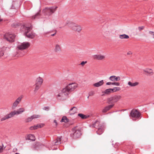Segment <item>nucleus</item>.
<instances>
[{
  "label": "nucleus",
  "mask_w": 154,
  "mask_h": 154,
  "mask_svg": "<svg viewBox=\"0 0 154 154\" xmlns=\"http://www.w3.org/2000/svg\"><path fill=\"white\" fill-rule=\"evenodd\" d=\"M30 130H34L33 126L31 127L30 128Z\"/></svg>",
  "instance_id": "nucleus-49"
},
{
  "label": "nucleus",
  "mask_w": 154,
  "mask_h": 154,
  "mask_svg": "<svg viewBox=\"0 0 154 154\" xmlns=\"http://www.w3.org/2000/svg\"><path fill=\"white\" fill-rule=\"evenodd\" d=\"M43 82L42 79L41 77H39L36 80L35 85H41Z\"/></svg>",
  "instance_id": "nucleus-21"
},
{
  "label": "nucleus",
  "mask_w": 154,
  "mask_h": 154,
  "mask_svg": "<svg viewBox=\"0 0 154 154\" xmlns=\"http://www.w3.org/2000/svg\"><path fill=\"white\" fill-rule=\"evenodd\" d=\"M121 98L119 95H115L107 99V103L109 104H113L114 103L118 101Z\"/></svg>",
  "instance_id": "nucleus-8"
},
{
  "label": "nucleus",
  "mask_w": 154,
  "mask_h": 154,
  "mask_svg": "<svg viewBox=\"0 0 154 154\" xmlns=\"http://www.w3.org/2000/svg\"><path fill=\"white\" fill-rule=\"evenodd\" d=\"M143 71L146 73V74L147 75H151L153 73L152 70L151 69L147 68L143 69Z\"/></svg>",
  "instance_id": "nucleus-17"
},
{
  "label": "nucleus",
  "mask_w": 154,
  "mask_h": 154,
  "mask_svg": "<svg viewBox=\"0 0 154 154\" xmlns=\"http://www.w3.org/2000/svg\"><path fill=\"white\" fill-rule=\"evenodd\" d=\"M23 97V95H20L16 100V101H17L18 103H19L21 101Z\"/></svg>",
  "instance_id": "nucleus-30"
},
{
  "label": "nucleus",
  "mask_w": 154,
  "mask_h": 154,
  "mask_svg": "<svg viewBox=\"0 0 154 154\" xmlns=\"http://www.w3.org/2000/svg\"><path fill=\"white\" fill-rule=\"evenodd\" d=\"M54 122L56 124V125H57V122L56 120H54Z\"/></svg>",
  "instance_id": "nucleus-50"
},
{
  "label": "nucleus",
  "mask_w": 154,
  "mask_h": 154,
  "mask_svg": "<svg viewBox=\"0 0 154 154\" xmlns=\"http://www.w3.org/2000/svg\"><path fill=\"white\" fill-rule=\"evenodd\" d=\"M144 28V26H140L138 27V29L140 31L143 29Z\"/></svg>",
  "instance_id": "nucleus-40"
},
{
  "label": "nucleus",
  "mask_w": 154,
  "mask_h": 154,
  "mask_svg": "<svg viewBox=\"0 0 154 154\" xmlns=\"http://www.w3.org/2000/svg\"><path fill=\"white\" fill-rule=\"evenodd\" d=\"M9 119L7 115L5 116L4 117L2 118L1 119V121H4L6 119Z\"/></svg>",
  "instance_id": "nucleus-35"
},
{
  "label": "nucleus",
  "mask_w": 154,
  "mask_h": 154,
  "mask_svg": "<svg viewBox=\"0 0 154 154\" xmlns=\"http://www.w3.org/2000/svg\"><path fill=\"white\" fill-rule=\"evenodd\" d=\"M93 57L95 59L101 60L104 59L105 57V56L100 54L94 55H93Z\"/></svg>",
  "instance_id": "nucleus-14"
},
{
  "label": "nucleus",
  "mask_w": 154,
  "mask_h": 154,
  "mask_svg": "<svg viewBox=\"0 0 154 154\" xmlns=\"http://www.w3.org/2000/svg\"><path fill=\"white\" fill-rule=\"evenodd\" d=\"M103 80H101L98 82L94 84L93 85L95 87H98L103 85Z\"/></svg>",
  "instance_id": "nucleus-18"
},
{
  "label": "nucleus",
  "mask_w": 154,
  "mask_h": 154,
  "mask_svg": "<svg viewBox=\"0 0 154 154\" xmlns=\"http://www.w3.org/2000/svg\"><path fill=\"white\" fill-rule=\"evenodd\" d=\"M60 28H62V27H60Z\"/></svg>",
  "instance_id": "nucleus-54"
},
{
  "label": "nucleus",
  "mask_w": 154,
  "mask_h": 154,
  "mask_svg": "<svg viewBox=\"0 0 154 154\" xmlns=\"http://www.w3.org/2000/svg\"><path fill=\"white\" fill-rule=\"evenodd\" d=\"M113 90L112 88H108L106 89L105 91H103L102 93H104L102 95V96H104V94H109L110 93H112L111 91H112Z\"/></svg>",
  "instance_id": "nucleus-22"
},
{
  "label": "nucleus",
  "mask_w": 154,
  "mask_h": 154,
  "mask_svg": "<svg viewBox=\"0 0 154 154\" xmlns=\"http://www.w3.org/2000/svg\"><path fill=\"white\" fill-rule=\"evenodd\" d=\"M30 45L29 42H23L19 44L17 48L21 50H23L28 48Z\"/></svg>",
  "instance_id": "nucleus-9"
},
{
  "label": "nucleus",
  "mask_w": 154,
  "mask_h": 154,
  "mask_svg": "<svg viewBox=\"0 0 154 154\" xmlns=\"http://www.w3.org/2000/svg\"><path fill=\"white\" fill-rule=\"evenodd\" d=\"M56 34V32H55L53 34H52L51 35V36H54L55 34Z\"/></svg>",
  "instance_id": "nucleus-51"
},
{
  "label": "nucleus",
  "mask_w": 154,
  "mask_h": 154,
  "mask_svg": "<svg viewBox=\"0 0 154 154\" xmlns=\"http://www.w3.org/2000/svg\"><path fill=\"white\" fill-rule=\"evenodd\" d=\"M7 115L9 119L11 118L12 117L11 116V114L10 112Z\"/></svg>",
  "instance_id": "nucleus-42"
},
{
  "label": "nucleus",
  "mask_w": 154,
  "mask_h": 154,
  "mask_svg": "<svg viewBox=\"0 0 154 154\" xmlns=\"http://www.w3.org/2000/svg\"><path fill=\"white\" fill-rule=\"evenodd\" d=\"M128 84L130 86L133 87L137 86L139 84V83L137 82L134 83H132L130 81H129L128 82Z\"/></svg>",
  "instance_id": "nucleus-24"
},
{
  "label": "nucleus",
  "mask_w": 154,
  "mask_h": 154,
  "mask_svg": "<svg viewBox=\"0 0 154 154\" xmlns=\"http://www.w3.org/2000/svg\"><path fill=\"white\" fill-rule=\"evenodd\" d=\"M88 98H89V96H88Z\"/></svg>",
  "instance_id": "nucleus-56"
},
{
  "label": "nucleus",
  "mask_w": 154,
  "mask_h": 154,
  "mask_svg": "<svg viewBox=\"0 0 154 154\" xmlns=\"http://www.w3.org/2000/svg\"><path fill=\"white\" fill-rule=\"evenodd\" d=\"M55 51L56 52L59 51H60V48L58 45H56L55 47Z\"/></svg>",
  "instance_id": "nucleus-31"
},
{
  "label": "nucleus",
  "mask_w": 154,
  "mask_h": 154,
  "mask_svg": "<svg viewBox=\"0 0 154 154\" xmlns=\"http://www.w3.org/2000/svg\"><path fill=\"white\" fill-rule=\"evenodd\" d=\"M7 115L9 119L11 118L12 117L11 116V114L10 112Z\"/></svg>",
  "instance_id": "nucleus-41"
},
{
  "label": "nucleus",
  "mask_w": 154,
  "mask_h": 154,
  "mask_svg": "<svg viewBox=\"0 0 154 154\" xmlns=\"http://www.w3.org/2000/svg\"><path fill=\"white\" fill-rule=\"evenodd\" d=\"M57 7H46L42 11L43 13L45 15H50L55 11Z\"/></svg>",
  "instance_id": "nucleus-3"
},
{
  "label": "nucleus",
  "mask_w": 154,
  "mask_h": 154,
  "mask_svg": "<svg viewBox=\"0 0 154 154\" xmlns=\"http://www.w3.org/2000/svg\"><path fill=\"white\" fill-rule=\"evenodd\" d=\"M40 10L38 12L35 14L32 17V20L37 19L41 17V14L40 13Z\"/></svg>",
  "instance_id": "nucleus-19"
},
{
  "label": "nucleus",
  "mask_w": 154,
  "mask_h": 154,
  "mask_svg": "<svg viewBox=\"0 0 154 154\" xmlns=\"http://www.w3.org/2000/svg\"><path fill=\"white\" fill-rule=\"evenodd\" d=\"M149 34H152L153 35H154V32H152V31H149Z\"/></svg>",
  "instance_id": "nucleus-45"
},
{
  "label": "nucleus",
  "mask_w": 154,
  "mask_h": 154,
  "mask_svg": "<svg viewBox=\"0 0 154 154\" xmlns=\"http://www.w3.org/2000/svg\"><path fill=\"white\" fill-rule=\"evenodd\" d=\"M40 116L38 115H33L30 117H29L26 119L25 122H31L33 119L38 118L40 117Z\"/></svg>",
  "instance_id": "nucleus-11"
},
{
  "label": "nucleus",
  "mask_w": 154,
  "mask_h": 154,
  "mask_svg": "<svg viewBox=\"0 0 154 154\" xmlns=\"http://www.w3.org/2000/svg\"><path fill=\"white\" fill-rule=\"evenodd\" d=\"M132 54V52L131 51H129L127 53L128 55H130Z\"/></svg>",
  "instance_id": "nucleus-48"
},
{
  "label": "nucleus",
  "mask_w": 154,
  "mask_h": 154,
  "mask_svg": "<svg viewBox=\"0 0 154 154\" xmlns=\"http://www.w3.org/2000/svg\"><path fill=\"white\" fill-rule=\"evenodd\" d=\"M35 85V91H36L40 88V87L41 86L40 85Z\"/></svg>",
  "instance_id": "nucleus-34"
},
{
  "label": "nucleus",
  "mask_w": 154,
  "mask_h": 154,
  "mask_svg": "<svg viewBox=\"0 0 154 154\" xmlns=\"http://www.w3.org/2000/svg\"><path fill=\"white\" fill-rule=\"evenodd\" d=\"M15 36L16 35L14 34L8 32L4 35V38L9 42H12L14 41Z\"/></svg>",
  "instance_id": "nucleus-7"
},
{
  "label": "nucleus",
  "mask_w": 154,
  "mask_h": 154,
  "mask_svg": "<svg viewBox=\"0 0 154 154\" xmlns=\"http://www.w3.org/2000/svg\"><path fill=\"white\" fill-rule=\"evenodd\" d=\"M153 36H154L153 38H154V33Z\"/></svg>",
  "instance_id": "nucleus-55"
},
{
  "label": "nucleus",
  "mask_w": 154,
  "mask_h": 154,
  "mask_svg": "<svg viewBox=\"0 0 154 154\" xmlns=\"http://www.w3.org/2000/svg\"><path fill=\"white\" fill-rule=\"evenodd\" d=\"M119 37L121 39H127L129 38L128 35L125 34L120 35Z\"/></svg>",
  "instance_id": "nucleus-26"
},
{
  "label": "nucleus",
  "mask_w": 154,
  "mask_h": 154,
  "mask_svg": "<svg viewBox=\"0 0 154 154\" xmlns=\"http://www.w3.org/2000/svg\"><path fill=\"white\" fill-rule=\"evenodd\" d=\"M112 89L113 90L112 91H111L112 92H116L120 90V88L119 87H114Z\"/></svg>",
  "instance_id": "nucleus-29"
},
{
  "label": "nucleus",
  "mask_w": 154,
  "mask_h": 154,
  "mask_svg": "<svg viewBox=\"0 0 154 154\" xmlns=\"http://www.w3.org/2000/svg\"><path fill=\"white\" fill-rule=\"evenodd\" d=\"M15 154H20L18 153H16Z\"/></svg>",
  "instance_id": "nucleus-53"
},
{
  "label": "nucleus",
  "mask_w": 154,
  "mask_h": 154,
  "mask_svg": "<svg viewBox=\"0 0 154 154\" xmlns=\"http://www.w3.org/2000/svg\"><path fill=\"white\" fill-rule=\"evenodd\" d=\"M61 143V137H57L56 140V141L54 142V145H58Z\"/></svg>",
  "instance_id": "nucleus-23"
},
{
  "label": "nucleus",
  "mask_w": 154,
  "mask_h": 154,
  "mask_svg": "<svg viewBox=\"0 0 154 154\" xmlns=\"http://www.w3.org/2000/svg\"><path fill=\"white\" fill-rule=\"evenodd\" d=\"M87 63V61H82V62L80 64L82 65H84L86 63Z\"/></svg>",
  "instance_id": "nucleus-44"
},
{
  "label": "nucleus",
  "mask_w": 154,
  "mask_h": 154,
  "mask_svg": "<svg viewBox=\"0 0 154 154\" xmlns=\"http://www.w3.org/2000/svg\"><path fill=\"white\" fill-rule=\"evenodd\" d=\"M77 111V108L76 107L74 106L69 110V113L70 115H72L76 113Z\"/></svg>",
  "instance_id": "nucleus-15"
},
{
  "label": "nucleus",
  "mask_w": 154,
  "mask_h": 154,
  "mask_svg": "<svg viewBox=\"0 0 154 154\" xmlns=\"http://www.w3.org/2000/svg\"><path fill=\"white\" fill-rule=\"evenodd\" d=\"M10 113L11 114V116L12 117L14 116L15 115L17 114L16 110L11 112H10Z\"/></svg>",
  "instance_id": "nucleus-33"
},
{
  "label": "nucleus",
  "mask_w": 154,
  "mask_h": 154,
  "mask_svg": "<svg viewBox=\"0 0 154 154\" xmlns=\"http://www.w3.org/2000/svg\"><path fill=\"white\" fill-rule=\"evenodd\" d=\"M77 87V84L75 83L69 84L62 89L61 92L57 96V99L60 100L66 99L70 93L74 90Z\"/></svg>",
  "instance_id": "nucleus-1"
},
{
  "label": "nucleus",
  "mask_w": 154,
  "mask_h": 154,
  "mask_svg": "<svg viewBox=\"0 0 154 154\" xmlns=\"http://www.w3.org/2000/svg\"><path fill=\"white\" fill-rule=\"evenodd\" d=\"M23 54H19V55H18V54H17V55H15V56H17V57H19V56H20V57H21V56H23Z\"/></svg>",
  "instance_id": "nucleus-46"
},
{
  "label": "nucleus",
  "mask_w": 154,
  "mask_h": 154,
  "mask_svg": "<svg viewBox=\"0 0 154 154\" xmlns=\"http://www.w3.org/2000/svg\"><path fill=\"white\" fill-rule=\"evenodd\" d=\"M32 126L33 127L34 130H35V129H36V127H35V125H34V126Z\"/></svg>",
  "instance_id": "nucleus-52"
},
{
  "label": "nucleus",
  "mask_w": 154,
  "mask_h": 154,
  "mask_svg": "<svg viewBox=\"0 0 154 154\" xmlns=\"http://www.w3.org/2000/svg\"><path fill=\"white\" fill-rule=\"evenodd\" d=\"M109 79V80L114 82L119 81L120 80V78L119 76L117 77L115 75H112L110 76Z\"/></svg>",
  "instance_id": "nucleus-13"
},
{
  "label": "nucleus",
  "mask_w": 154,
  "mask_h": 154,
  "mask_svg": "<svg viewBox=\"0 0 154 154\" xmlns=\"http://www.w3.org/2000/svg\"><path fill=\"white\" fill-rule=\"evenodd\" d=\"M50 108L49 106H45L43 108V109L45 110L48 111L49 110Z\"/></svg>",
  "instance_id": "nucleus-37"
},
{
  "label": "nucleus",
  "mask_w": 154,
  "mask_h": 154,
  "mask_svg": "<svg viewBox=\"0 0 154 154\" xmlns=\"http://www.w3.org/2000/svg\"><path fill=\"white\" fill-rule=\"evenodd\" d=\"M61 122H68L67 119L66 117L63 116L61 120H60Z\"/></svg>",
  "instance_id": "nucleus-32"
},
{
  "label": "nucleus",
  "mask_w": 154,
  "mask_h": 154,
  "mask_svg": "<svg viewBox=\"0 0 154 154\" xmlns=\"http://www.w3.org/2000/svg\"><path fill=\"white\" fill-rule=\"evenodd\" d=\"M78 116L83 119H86L90 117L89 115H85L82 113H79Z\"/></svg>",
  "instance_id": "nucleus-20"
},
{
  "label": "nucleus",
  "mask_w": 154,
  "mask_h": 154,
  "mask_svg": "<svg viewBox=\"0 0 154 154\" xmlns=\"http://www.w3.org/2000/svg\"><path fill=\"white\" fill-rule=\"evenodd\" d=\"M19 104L16 100H15L13 103V105L12 106V109H14L17 107V105Z\"/></svg>",
  "instance_id": "nucleus-28"
},
{
  "label": "nucleus",
  "mask_w": 154,
  "mask_h": 154,
  "mask_svg": "<svg viewBox=\"0 0 154 154\" xmlns=\"http://www.w3.org/2000/svg\"><path fill=\"white\" fill-rule=\"evenodd\" d=\"M36 128V129H37L38 128H41L42 127V126L41 125H35V127Z\"/></svg>",
  "instance_id": "nucleus-39"
},
{
  "label": "nucleus",
  "mask_w": 154,
  "mask_h": 154,
  "mask_svg": "<svg viewBox=\"0 0 154 154\" xmlns=\"http://www.w3.org/2000/svg\"><path fill=\"white\" fill-rule=\"evenodd\" d=\"M94 94V91H91L89 93V96H92Z\"/></svg>",
  "instance_id": "nucleus-38"
},
{
  "label": "nucleus",
  "mask_w": 154,
  "mask_h": 154,
  "mask_svg": "<svg viewBox=\"0 0 154 154\" xmlns=\"http://www.w3.org/2000/svg\"><path fill=\"white\" fill-rule=\"evenodd\" d=\"M9 50V48H8L5 47H2L0 53V56H2L4 54H8Z\"/></svg>",
  "instance_id": "nucleus-10"
},
{
  "label": "nucleus",
  "mask_w": 154,
  "mask_h": 154,
  "mask_svg": "<svg viewBox=\"0 0 154 154\" xmlns=\"http://www.w3.org/2000/svg\"><path fill=\"white\" fill-rule=\"evenodd\" d=\"M66 25H68V26L71 28L73 30L78 32H80L82 29V28L80 26H77L75 24L71 22H67Z\"/></svg>",
  "instance_id": "nucleus-6"
},
{
  "label": "nucleus",
  "mask_w": 154,
  "mask_h": 154,
  "mask_svg": "<svg viewBox=\"0 0 154 154\" xmlns=\"http://www.w3.org/2000/svg\"><path fill=\"white\" fill-rule=\"evenodd\" d=\"M24 28L26 30V31H25V35L27 36L28 38H32L35 37V34L31 33L28 34V32L30 31V30L32 29V26H24Z\"/></svg>",
  "instance_id": "nucleus-4"
},
{
  "label": "nucleus",
  "mask_w": 154,
  "mask_h": 154,
  "mask_svg": "<svg viewBox=\"0 0 154 154\" xmlns=\"http://www.w3.org/2000/svg\"><path fill=\"white\" fill-rule=\"evenodd\" d=\"M27 139L32 141H34L35 140L34 136L32 134H30L27 136Z\"/></svg>",
  "instance_id": "nucleus-25"
},
{
  "label": "nucleus",
  "mask_w": 154,
  "mask_h": 154,
  "mask_svg": "<svg viewBox=\"0 0 154 154\" xmlns=\"http://www.w3.org/2000/svg\"><path fill=\"white\" fill-rule=\"evenodd\" d=\"M114 105V104H112L111 105L106 106L103 109L102 111V112L103 113L106 112L108 111L112 108Z\"/></svg>",
  "instance_id": "nucleus-16"
},
{
  "label": "nucleus",
  "mask_w": 154,
  "mask_h": 154,
  "mask_svg": "<svg viewBox=\"0 0 154 154\" xmlns=\"http://www.w3.org/2000/svg\"><path fill=\"white\" fill-rule=\"evenodd\" d=\"M130 116L132 117L133 120L135 121L137 119H138L140 117L139 112L137 109H133L130 112Z\"/></svg>",
  "instance_id": "nucleus-5"
},
{
  "label": "nucleus",
  "mask_w": 154,
  "mask_h": 154,
  "mask_svg": "<svg viewBox=\"0 0 154 154\" xmlns=\"http://www.w3.org/2000/svg\"><path fill=\"white\" fill-rule=\"evenodd\" d=\"M82 134L80 131L77 130L75 131L73 134V138L74 139H76L79 138L81 135Z\"/></svg>",
  "instance_id": "nucleus-12"
},
{
  "label": "nucleus",
  "mask_w": 154,
  "mask_h": 154,
  "mask_svg": "<svg viewBox=\"0 0 154 154\" xmlns=\"http://www.w3.org/2000/svg\"><path fill=\"white\" fill-rule=\"evenodd\" d=\"M106 84L107 85H112V82H107L106 83Z\"/></svg>",
  "instance_id": "nucleus-43"
},
{
  "label": "nucleus",
  "mask_w": 154,
  "mask_h": 154,
  "mask_svg": "<svg viewBox=\"0 0 154 154\" xmlns=\"http://www.w3.org/2000/svg\"><path fill=\"white\" fill-rule=\"evenodd\" d=\"M17 24H12V26H13V27H16V26H17Z\"/></svg>",
  "instance_id": "nucleus-47"
},
{
  "label": "nucleus",
  "mask_w": 154,
  "mask_h": 154,
  "mask_svg": "<svg viewBox=\"0 0 154 154\" xmlns=\"http://www.w3.org/2000/svg\"><path fill=\"white\" fill-rule=\"evenodd\" d=\"M112 85L116 86H119L120 85V83L119 82H112Z\"/></svg>",
  "instance_id": "nucleus-36"
},
{
  "label": "nucleus",
  "mask_w": 154,
  "mask_h": 154,
  "mask_svg": "<svg viewBox=\"0 0 154 154\" xmlns=\"http://www.w3.org/2000/svg\"><path fill=\"white\" fill-rule=\"evenodd\" d=\"M17 115L25 111V109L23 108H19L17 111H16Z\"/></svg>",
  "instance_id": "nucleus-27"
},
{
  "label": "nucleus",
  "mask_w": 154,
  "mask_h": 154,
  "mask_svg": "<svg viewBox=\"0 0 154 154\" xmlns=\"http://www.w3.org/2000/svg\"><path fill=\"white\" fill-rule=\"evenodd\" d=\"M92 127L98 128V131H97V134L100 135L103 132L105 128V124L104 123L100 122L99 121L96 120L93 123Z\"/></svg>",
  "instance_id": "nucleus-2"
}]
</instances>
